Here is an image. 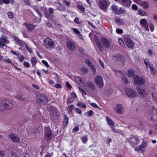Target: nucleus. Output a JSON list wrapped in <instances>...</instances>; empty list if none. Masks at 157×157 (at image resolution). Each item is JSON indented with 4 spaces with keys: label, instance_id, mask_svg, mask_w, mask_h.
<instances>
[{
    "label": "nucleus",
    "instance_id": "59",
    "mask_svg": "<svg viewBox=\"0 0 157 157\" xmlns=\"http://www.w3.org/2000/svg\"><path fill=\"white\" fill-rule=\"evenodd\" d=\"M73 101V98H69L68 99L67 101V104L68 105L69 103H70L72 102Z\"/></svg>",
    "mask_w": 157,
    "mask_h": 157
},
{
    "label": "nucleus",
    "instance_id": "53",
    "mask_svg": "<svg viewBox=\"0 0 157 157\" xmlns=\"http://www.w3.org/2000/svg\"><path fill=\"white\" fill-rule=\"evenodd\" d=\"M73 31H74L75 33H76V34H80V32L77 29L75 28H73Z\"/></svg>",
    "mask_w": 157,
    "mask_h": 157
},
{
    "label": "nucleus",
    "instance_id": "51",
    "mask_svg": "<svg viewBox=\"0 0 157 157\" xmlns=\"http://www.w3.org/2000/svg\"><path fill=\"white\" fill-rule=\"evenodd\" d=\"M48 11L49 14L52 15L54 13L53 10L52 8H49L48 9Z\"/></svg>",
    "mask_w": 157,
    "mask_h": 157
},
{
    "label": "nucleus",
    "instance_id": "31",
    "mask_svg": "<svg viewBox=\"0 0 157 157\" xmlns=\"http://www.w3.org/2000/svg\"><path fill=\"white\" fill-rule=\"evenodd\" d=\"M53 78H54L56 80V82H59V76L56 73H53L52 74Z\"/></svg>",
    "mask_w": 157,
    "mask_h": 157
},
{
    "label": "nucleus",
    "instance_id": "23",
    "mask_svg": "<svg viewBox=\"0 0 157 157\" xmlns=\"http://www.w3.org/2000/svg\"><path fill=\"white\" fill-rule=\"evenodd\" d=\"M24 24L28 29V30L29 31H32L35 27V25L32 24H27L25 23H24Z\"/></svg>",
    "mask_w": 157,
    "mask_h": 157
},
{
    "label": "nucleus",
    "instance_id": "36",
    "mask_svg": "<svg viewBox=\"0 0 157 157\" xmlns=\"http://www.w3.org/2000/svg\"><path fill=\"white\" fill-rule=\"evenodd\" d=\"M77 105L80 107H82L83 108H85L86 107V105L84 103L82 102H78V103Z\"/></svg>",
    "mask_w": 157,
    "mask_h": 157
},
{
    "label": "nucleus",
    "instance_id": "57",
    "mask_svg": "<svg viewBox=\"0 0 157 157\" xmlns=\"http://www.w3.org/2000/svg\"><path fill=\"white\" fill-rule=\"evenodd\" d=\"M91 68V69L93 73H95L96 70L94 67V65H92V66L90 67Z\"/></svg>",
    "mask_w": 157,
    "mask_h": 157
},
{
    "label": "nucleus",
    "instance_id": "14",
    "mask_svg": "<svg viewBox=\"0 0 157 157\" xmlns=\"http://www.w3.org/2000/svg\"><path fill=\"white\" fill-rule=\"evenodd\" d=\"M147 145L146 143H142L139 147L136 148H135V150L138 152H142L144 150Z\"/></svg>",
    "mask_w": 157,
    "mask_h": 157
},
{
    "label": "nucleus",
    "instance_id": "16",
    "mask_svg": "<svg viewBox=\"0 0 157 157\" xmlns=\"http://www.w3.org/2000/svg\"><path fill=\"white\" fill-rule=\"evenodd\" d=\"M8 41L5 37H2L0 38V47L1 48H3L6 45L5 44H7Z\"/></svg>",
    "mask_w": 157,
    "mask_h": 157
},
{
    "label": "nucleus",
    "instance_id": "20",
    "mask_svg": "<svg viewBox=\"0 0 157 157\" xmlns=\"http://www.w3.org/2000/svg\"><path fill=\"white\" fill-rule=\"evenodd\" d=\"M124 41L128 47L132 48L133 46V43L130 39L126 38L125 39Z\"/></svg>",
    "mask_w": 157,
    "mask_h": 157
},
{
    "label": "nucleus",
    "instance_id": "33",
    "mask_svg": "<svg viewBox=\"0 0 157 157\" xmlns=\"http://www.w3.org/2000/svg\"><path fill=\"white\" fill-rule=\"evenodd\" d=\"M134 71L133 70H129L128 71V73H127V75L129 77H131L132 76L134 75Z\"/></svg>",
    "mask_w": 157,
    "mask_h": 157
},
{
    "label": "nucleus",
    "instance_id": "39",
    "mask_svg": "<svg viewBox=\"0 0 157 157\" xmlns=\"http://www.w3.org/2000/svg\"><path fill=\"white\" fill-rule=\"evenodd\" d=\"M31 63L33 66H34L37 63V60L34 57H33L31 59Z\"/></svg>",
    "mask_w": 157,
    "mask_h": 157
},
{
    "label": "nucleus",
    "instance_id": "2",
    "mask_svg": "<svg viewBox=\"0 0 157 157\" xmlns=\"http://www.w3.org/2000/svg\"><path fill=\"white\" fill-rule=\"evenodd\" d=\"M95 83L98 87L100 88H102L104 85V83L102 77L99 75L96 76L94 78Z\"/></svg>",
    "mask_w": 157,
    "mask_h": 157
},
{
    "label": "nucleus",
    "instance_id": "60",
    "mask_svg": "<svg viewBox=\"0 0 157 157\" xmlns=\"http://www.w3.org/2000/svg\"><path fill=\"white\" fill-rule=\"evenodd\" d=\"M71 98H72L73 99H75L77 97V95L76 94L74 93H73L71 94Z\"/></svg>",
    "mask_w": 157,
    "mask_h": 157
},
{
    "label": "nucleus",
    "instance_id": "43",
    "mask_svg": "<svg viewBox=\"0 0 157 157\" xmlns=\"http://www.w3.org/2000/svg\"><path fill=\"white\" fill-rule=\"evenodd\" d=\"M138 11L139 14L142 15L144 16L146 14L145 12L142 9L139 10Z\"/></svg>",
    "mask_w": 157,
    "mask_h": 157
},
{
    "label": "nucleus",
    "instance_id": "27",
    "mask_svg": "<svg viewBox=\"0 0 157 157\" xmlns=\"http://www.w3.org/2000/svg\"><path fill=\"white\" fill-rule=\"evenodd\" d=\"M80 70L81 74L82 75L86 74L88 72V69L84 67H81Z\"/></svg>",
    "mask_w": 157,
    "mask_h": 157
},
{
    "label": "nucleus",
    "instance_id": "54",
    "mask_svg": "<svg viewBox=\"0 0 157 157\" xmlns=\"http://www.w3.org/2000/svg\"><path fill=\"white\" fill-rule=\"evenodd\" d=\"M90 105L94 108H99L98 106L94 103H92L90 104Z\"/></svg>",
    "mask_w": 157,
    "mask_h": 157
},
{
    "label": "nucleus",
    "instance_id": "15",
    "mask_svg": "<svg viewBox=\"0 0 157 157\" xmlns=\"http://www.w3.org/2000/svg\"><path fill=\"white\" fill-rule=\"evenodd\" d=\"M98 6L101 9H105L107 6V2L105 0H101L99 2Z\"/></svg>",
    "mask_w": 157,
    "mask_h": 157
},
{
    "label": "nucleus",
    "instance_id": "45",
    "mask_svg": "<svg viewBox=\"0 0 157 157\" xmlns=\"http://www.w3.org/2000/svg\"><path fill=\"white\" fill-rule=\"evenodd\" d=\"M78 8L81 11L84 12L85 10L84 7L82 6H77Z\"/></svg>",
    "mask_w": 157,
    "mask_h": 157
},
{
    "label": "nucleus",
    "instance_id": "10",
    "mask_svg": "<svg viewBox=\"0 0 157 157\" xmlns=\"http://www.w3.org/2000/svg\"><path fill=\"white\" fill-rule=\"evenodd\" d=\"M101 41L104 47L106 48H108L110 46V41L106 38L102 37L101 39Z\"/></svg>",
    "mask_w": 157,
    "mask_h": 157
},
{
    "label": "nucleus",
    "instance_id": "1",
    "mask_svg": "<svg viewBox=\"0 0 157 157\" xmlns=\"http://www.w3.org/2000/svg\"><path fill=\"white\" fill-rule=\"evenodd\" d=\"M12 107V104L7 100H4L0 102V110L1 111L9 110Z\"/></svg>",
    "mask_w": 157,
    "mask_h": 157
},
{
    "label": "nucleus",
    "instance_id": "3",
    "mask_svg": "<svg viewBox=\"0 0 157 157\" xmlns=\"http://www.w3.org/2000/svg\"><path fill=\"white\" fill-rule=\"evenodd\" d=\"M44 46L47 48L52 49L54 47V43L53 41L49 37L46 38L44 40Z\"/></svg>",
    "mask_w": 157,
    "mask_h": 157
},
{
    "label": "nucleus",
    "instance_id": "50",
    "mask_svg": "<svg viewBox=\"0 0 157 157\" xmlns=\"http://www.w3.org/2000/svg\"><path fill=\"white\" fill-rule=\"evenodd\" d=\"M96 43L97 44L99 48H101L102 47L101 43L100 42V41L98 40L97 39V40H96Z\"/></svg>",
    "mask_w": 157,
    "mask_h": 157
},
{
    "label": "nucleus",
    "instance_id": "64",
    "mask_svg": "<svg viewBox=\"0 0 157 157\" xmlns=\"http://www.w3.org/2000/svg\"><path fill=\"white\" fill-rule=\"evenodd\" d=\"M86 63L90 67L93 65V64L91 63V62L89 60L86 61Z\"/></svg>",
    "mask_w": 157,
    "mask_h": 157
},
{
    "label": "nucleus",
    "instance_id": "58",
    "mask_svg": "<svg viewBox=\"0 0 157 157\" xmlns=\"http://www.w3.org/2000/svg\"><path fill=\"white\" fill-rule=\"evenodd\" d=\"M132 8L134 10H136L138 9V7L136 5L133 4L132 6Z\"/></svg>",
    "mask_w": 157,
    "mask_h": 157
},
{
    "label": "nucleus",
    "instance_id": "7",
    "mask_svg": "<svg viewBox=\"0 0 157 157\" xmlns=\"http://www.w3.org/2000/svg\"><path fill=\"white\" fill-rule=\"evenodd\" d=\"M52 134L50 128H46L45 131V138L46 140H49L52 138Z\"/></svg>",
    "mask_w": 157,
    "mask_h": 157
},
{
    "label": "nucleus",
    "instance_id": "5",
    "mask_svg": "<svg viewBox=\"0 0 157 157\" xmlns=\"http://www.w3.org/2000/svg\"><path fill=\"white\" fill-rule=\"evenodd\" d=\"M134 81L135 84L140 85H144L145 83V80L143 77L137 75L134 77Z\"/></svg>",
    "mask_w": 157,
    "mask_h": 157
},
{
    "label": "nucleus",
    "instance_id": "52",
    "mask_svg": "<svg viewBox=\"0 0 157 157\" xmlns=\"http://www.w3.org/2000/svg\"><path fill=\"white\" fill-rule=\"evenodd\" d=\"M6 154V153L5 151L2 150L0 151V155L2 157H4L5 155Z\"/></svg>",
    "mask_w": 157,
    "mask_h": 157
},
{
    "label": "nucleus",
    "instance_id": "44",
    "mask_svg": "<svg viewBox=\"0 0 157 157\" xmlns=\"http://www.w3.org/2000/svg\"><path fill=\"white\" fill-rule=\"evenodd\" d=\"M78 88L80 91L82 93V94H83L84 95L86 94V92L81 87H78Z\"/></svg>",
    "mask_w": 157,
    "mask_h": 157
},
{
    "label": "nucleus",
    "instance_id": "40",
    "mask_svg": "<svg viewBox=\"0 0 157 157\" xmlns=\"http://www.w3.org/2000/svg\"><path fill=\"white\" fill-rule=\"evenodd\" d=\"M82 142L84 143H86L88 140V137L87 136H84L82 138Z\"/></svg>",
    "mask_w": 157,
    "mask_h": 157
},
{
    "label": "nucleus",
    "instance_id": "25",
    "mask_svg": "<svg viewBox=\"0 0 157 157\" xmlns=\"http://www.w3.org/2000/svg\"><path fill=\"white\" fill-rule=\"evenodd\" d=\"M14 39L21 47H23L24 46V44L22 40H20L18 38L16 37H14Z\"/></svg>",
    "mask_w": 157,
    "mask_h": 157
},
{
    "label": "nucleus",
    "instance_id": "32",
    "mask_svg": "<svg viewBox=\"0 0 157 157\" xmlns=\"http://www.w3.org/2000/svg\"><path fill=\"white\" fill-rule=\"evenodd\" d=\"M74 106L73 105H71L69 106L67 108V111L69 113H71L72 110L74 109Z\"/></svg>",
    "mask_w": 157,
    "mask_h": 157
},
{
    "label": "nucleus",
    "instance_id": "37",
    "mask_svg": "<svg viewBox=\"0 0 157 157\" xmlns=\"http://www.w3.org/2000/svg\"><path fill=\"white\" fill-rule=\"evenodd\" d=\"M121 79L122 80L125 84L128 83V79L125 77V76L123 75L121 77Z\"/></svg>",
    "mask_w": 157,
    "mask_h": 157
},
{
    "label": "nucleus",
    "instance_id": "13",
    "mask_svg": "<svg viewBox=\"0 0 157 157\" xmlns=\"http://www.w3.org/2000/svg\"><path fill=\"white\" fill-rule=\"evenodd\" d=\"M67 45L68 48L70 50L73 51L75 48L74 43L72 41H67Z\"/></svg>",
    "mask_w": 157,
    "mask_h": 157
},
{
    "label": "nucleus",
    "instance_id": "46",
    "mask_svg": "<svg viewBox=\"0 0 157 157\" xmlns=\"http://www.w3.org/2000/svg\"><path fill=\"white\" fill-rule=\"evenodd\" d=\"M7 14L9 17L10 18H13L14 17L13 13L11 12H9L7 13Z\"/></svg>",
    "mask_w": 157,
    "mask_h": 157
},
{
    "label": "nucleus",
    "instance_id": "49",
    "mask_svg": "<svg viewBox=\"0 0 157 157\" xmlns=\"http://www.w3.org/2000/svg\"><path fill=\"white\" fill-rule=\"evenodd\" d=\"M124 10L122 9L121 8H120V9L118 10L117 13L118 14H120L122 13H124Z\"/></svg>",
    "mask_w": 157,
    "mask_h": 157
},
{
    "label": "nucleus",
    "instance_id": "9",
    "mask_svg": "<svg viewBox=\"0 0 157 157\" xmlns=\"http://www.w3.org/2000/svg\"><path fill=\"white\" fill-rule=\"evenodd\" d=\"M126 92L128 96L130 98H134L136 96V93L131 89H126Z\"/></svg>",
    "mask_w": 157,
    "mask_h": 157
},
{
    "label": "nucleus",
    "instance_id": "62",
    "mask_svg": "<svg viewBox=\"0 0 157 157\" xmlns=\"http://www.w3.org/2000/svg\"><path fill=\"white\" fill-rule=\"evenodd\" d=\"M42 62L46 66V67H49V65L48 63L46 61L44 60H43L42 61Z\"/></svg>",
    "mask_w": 157,
    "mask_h": 157
},
{
    "label": "nucleus",
    "instance_id": "29",
    "mask_svg": "<svg viewBox=\"0 0 157 157\" xmlns=\"http://www.w3.org/2000/svg\"><path fill=\"white\" fill-rule=\"evenodd\" d=\"M148 134L150 135L157 134V128H154L153 129L150 130Z\"/></svg>",
    "mask_w": 157,
    "mask_h": 157
},
{
    "label": "nucleus",
    "instance_id": "34",
    "mask_svg": "<svg viewBox=\"0 0 157 157\" xmlns=\"http://www.w3.org/2000/svg\"><path fill=\"white\" fill-rule=\"evenodd\" d=\"M116 22L119 25H122L123 24L124 22L119 18L115 19Z\"/></svg>",
    "mask_w": 157,
    "mask_h": 157
},
{
    "label": "nucleus",
    "instance_id": "8",
    "mask_svg": "<svg viewBox=\"0 0 157 157\" xmlns=\"http://www.w3.org/2000/svg\"><path fill=\"white\" fill-rule=\"evenodd\" d=\"M136 90L138 93L141 96L144 97L147 95V93L145 90L139 86L136 87Z\"/></svg>",
    "mask_w": 157,
    "mask_h": 157
},
{
    "label": "nucleus",
    "instance_id": "11",
    "mask_svg": "<svg viewBox=\"0 0 157 157\" xmlns=\"http://www.w3.org/2000/svg\"><path fill=\"white\" fill-rule=\"evenodd\" d=\"M129 143L132 144L136 145L139 143V140L136 137H133L128 139Z\"/></svg>",
    "mask_w": 157,
    "mask_h": 157
},
{
    "label": "nucleus",
    "instance_id": "17",
    "mask_svg": "<svg viewBox=\"0 0 157 157\" xmlns=\"http://www.w3.org/2000/svg\"><path fill=\"white\" fill-rule=\"evenodd\" d=\"M50 110L53 112V114L54 118L55 120H57L58 119L57 111L58 110L55 109V108L53 106H51L50 107Z\"/></svg>",
    "mask_w": 157,
    "mask_h": 157
},
{
    "label": "nucleus",
    "instance_id": "41",
    "mask_svg": "<svg viewBox=\"0 0 157 157\" xmlns=\"http://www.w3.org/2000/svg\"><path fill=\"white\" fill-rule=\"evenodd\" d=\"M149 68L151 70V72L152 74L154 75H155V68H153L152 66H149Z\"/></svg>",
    "mask_w": 157,
    "mask_h": 157
},
{
    "label": "nucleus",
    "instance_id": "30",
    "mask_svg": "<svg viewBox=\"0 0 157 157\" xmlns=\"http://www.w3.org/2000/svg\"><path fill=\"white\" fill-rule=\"evenodd\" d=\"M68 118L67 116L66 115H65V118L64 119L63 123V125L64 127H66L68 123Z\"/></svg>",
    "mask_w": 157,
    "mask_h": 157
},
{
    "label": "nucleus",
    "instance_id": "56",
    "mask_svg": "<svg viewBox=\"0 0 157 157\" xmlns=\"http://www.w3.org/2000/svg\"><path fill=\"white\" fill-rule=\"evenodd\" d=\"M75 109L76 112L79 114H81L82 113V111L81 110L77 108H75Z\"/></svg>",
    "mask_w": 157,
    "mask_h": 157
},
{
    "label": "nucleus",
    "instance_id": "24",
    "mask_svg": "<svg viewBox=\"0 0 157 157\" xmlns=\"http://www.w3.org/2000/svg\"><path fill=\"white\" fill-rule=\"evenodd\" d=\"M113 59L116 61H122L123 59V57L119 55L114 56L113 57Z\"/></svg>",
    "mask_w": 157,
    "mask_h": 157
},
{
    "label": "nucleus",
    "instance_id": "19",
    "mask_svg": "<svg viewBox=\"0 0 157 157\" xmlns=\"http://www.w3.org/2000/svg\"><path fill=\"white\" fill-rule=\"evenodd\" d=\"M87 90L90 91L91 90H94L95 89V86L94 84L91 82H89L87 83Z\"/></svg>",
    "mask_w": 157,
    "mask_h": 157
},
{
    "label": "nucleus",
    "instance_id": "35",
    "mask_svg": "<svg viewBox=\"0 0 157 157\" xmlns=\"http://www.w3.org/2000/svg\"><path fill=\"white\" fill-rule=\"evenodd\" d=\"M94 113L93 111L90 110L85 113L86 115L88 117L92 116L93 115Z\"/></svg>",
    "mask_w": 157,
    "mask_h": 157
},
{
    "label": "nucleus",
    "instance_id": "38",
    "mask_svg": "<svg viewBox=\"0 0 157 157\" xmlns=\"http://www.w3.org/2000/svg\"><path fill=\"white\" fill-rule=\"evenodd\" d=\"M112 131L114 132L118 133L122 135L123 134V132L120 130H117L115 128H112Z\"/></svg>",
    "mask_w": 157,
    "mask_h": 157
},
{
    "label": "nucleus",
    "instance_id": "48",
    "mask_svg": "<svg viewBox=\"0 0 157 157\" xmlns=\"http://www.w3.org/2000/svg\"><path fill=\"white\" fill-rule=\"evenodd\" d=\"M116 32L118 34H121L123 32L122 30L120 29H116Z\"/></svg>",
    "mask_w": 157,
    "mask_h": 157
},
{
    "label": "nucleus",
    "instance_id": "55",
    "mask_svg": "<svg viewBox=\"0 0 157 157\" xmlns=\"http://www.w3.org/2000/svg\"><path fill=\"white\" fill-rule=\"evenodd\" d=\"M74 22L77 24H79L81 23L79 21V19L77 17H76L74 20Z\"/></svg>",
    "mask_w": 157,
    "mask_h": 157
},
{
    "label": "nucleus",
    "instance_id": "22",
    "mask_svg": "<svg viewBox=\"0 0 157 157\" xmlns=\"http://www.w3.org/2000/svg\"><path fill=\"white\" fill-rule=\"evenodd\" d=\"M122 4L124 6L129 7L132 2L130 0H121Z\"/></svg>",
    "mask_w": 157,
    "mask_h": 157
},
{
    "label": "nucleus",
    "instance_id": "18",
    "mask_svg": "<svg viewBox=\"0 0 157 157\" xmlns=\"http://www.w3.org/2000/svg\"><path fill=\"white\" fill-rule=\"evenodd\" d=\"M9 137L14 142H17L20 140V138L15 134H10L9 135Z\"/></svg>",
    "mask_w": 157,
    "mask_h": 157
},
{
    "label": "nucleus",
    "instance_id": "4",
    "mask_svg": "<svg viewBox=\"0 0 157 157\" xmlns=\"http://www.w3.org/2000/svg\"><path fill=\"white\" fill-rule=\"evenodd\" d=\"M36 98L37 101L40 104L45 105L48 102L47 98L43 95H37Z\"/></svg>",
    "mask_w": 157,
    "mask_h": 157
},
{
    "label": "nucleus",
    "instance_id": "63",
    "mask_svg": "<svg viewBox=\"0 0 157 157\" xmlns=\"http://www.w3.org/2000/svg\"><path fill=\"white\" fill-rule=\"evenodd\" d=\"M24 58L23 56L21 55L18 58L19 60L21 62H22L24 60Z\"/></svg>",
    "mask_w": 157,
    "mask_h": 157
},
{
    "label": "nucleus",
    "instance_id": "47",
    "mask_svg": "<svg viewBox=\"0 0 157 157\" xmlns=\"http://www.w3.org/2000/svg\"><path fill=\"white\" fill-rule=\"evenodd\" d=\"M144 62L147 68H148V66L149 67V66H150L148 61V60L147 59H146L144 60Z\"/></svg>",
    "mask_w": 157,
    "mask_h": 157
},
{
    "label": "nucleus",
    "instance_id": "26",
    "mask_svg": "<svg viewBox=\"0 0 157 157\" xmlns=\"http://www.w3.org/2000/svg\"><path fill=\"white\" fill-rule=\"evenodd\" d=\"M106 120L108 124L110 127H112L113 126L114 124L113 122L110 117H106Z\"/></svg>",
    "mask_w": 157,
    "mask_h": 157
},
{
    "label": "nucleus",
    "instance_id": "12",
    "mask_svg": "<svg viewBox=\"0 0 157 157\" xmlns=\"http://www.w3.org/2000/svg\"><path fill=\"white\" fill-rule=\"evenodd\" d=\"M75 79L81 86H86L85 84L84 83V80L80 76H75Z\"/></svg>",
    "mask_w": 157,
    "mask_h": 157
},
{
    "label": "nucleus",
    "instance_id": "6",
    "mask_svg": "<svg viewBox=\"0 0 157 157\" xmlns=\"http://www.w3.org/2000/svg\"><path fill=\"white\" fill-rule=\"evenodd\" d=\"M115 112L119 114H122L124 113V109L123 105L121 104H117L114 108Z\"/></svg>",
    "mask_w": 157,
    "mask_h": 157
},
{
    "label": "nucleus",
    "instance_id": "21",
    "mask_svg": "<svg viewBox=\"0 0 157 157\" xmlns=\"http://www.w3.org/2000/svg\"><path fill=\"white\" fill-rule=\"evenodd\" d=\"M16 97L19 100L23 101H26L28 99V97L27 96L21 94H18Z\"/></svg>",
    "mask_w": 157,
    "mask_h": 157
},
{
    "label": "nucleus",
    "instance_id": "42",
    "mask_svg": "<svg viewBox=\"0 0 157 157\" xmlns=\"http://www.w3.org/2000/svg\"><path fill=\"white\" fill-rule=\"evenodd\" d=\"M142 6L143 7L144 9L147 8L148 7V4L147 2H143V3Z\"/></svg>",
    "mask_w": 157,
    "mask_h": 157
},
{
    "label": "nucleus",
    "instance_id": "61",
    "mask_svg": "<svg viewBox=\"0 0 157 157\" xmlns=\"http://www.w3.org/2000/svg\"><path fill=\"white\" fill-rule=\"evenodd\" d=\"M4 61L7 63H11V62L9 59H4Z\"/></svg>",
    "mask_w": 157,
    "mask_h": 157
},
{
    "label": "nucleus",
    "instance_id": "28",
    "mask_svg": "<svg viewBox=\"0 0 157 157\" xmlns=\"http://www.w3.org/2000/svg\"><path fill=\"white\" fill-rule=\"evenodd\" d=\"M140 24L141 25V26L143 27L146 26L147 25V22L146 19H141L140 21Z\"/></svg>",
    "mask_w": 157,
    "mask_h": 157
}]
</instances>
